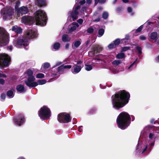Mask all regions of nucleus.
I'll use <instances>...</instances> for the list:
<instances>
[{"mask_svg": "<svg viewBox=\"0 0 159 159\" xmlns=\"http://www.w3.org/2000/svg\"><path fill=\"white\" fill-rule=\"evenodd\" d=\"M130 98L129 93L124 90L116 92L111 96L113 107L118 110L123 108L128 103Z\"/></svg>", "mask_w": 159, "mask_h": 159, "instance_id": "1", "label": "nucleus"}, {"mask_svg": "<svg viewBox=\"0 0 159 159\" xmlns=\"http://www.w3.org/2000/svg\"><path fill=\"white\" fill-rule=\"evenodd\" d=\"M34 16H25L21 18L22 22L26 25H31L36 23L37 25L41 26L46 25L48 20L45 12L41 10L37 11L34 13Z\"/></svg>", "mask_w": 159, "mask_h": 159, "instance_id": "2", "label": "nucleus"}, {"mask_svg": "<svg viewBox=\"0 0 159 159\" xmlns=\"http://www.w3.org/2000/svg\"><path fill=\"white\" fill-rule=\"evenodd\" d=\"M131 122V118L127 112H122L117 116L116 123L118 127L121 129L124 130L129 125Z\"/></svg>", "mask_w": 159, "mask_h": 159, "instance_id": "3", "label": "nucleus"}, {"mask_svg": "<svg viewBox=\"0 0 159 159\" xmlns=\"http://www.w3.org/2000/svg\"><path fill=\"white\" fill-rule=\"evenodd\" d=\"M36 32L33 30L29 29L24 35L23 39H19L17 40V44L18 45L23 46L24 48L26 50L28 49L26 47L29 45L28 39L34 38L37 37Z\"/></svg>", "mask_w": 159, "mask_h": 159, "instance_id": "4", "label": "nucleus"}, {"mask_svg": "<svg viewBox=\"0 0 159 159\" xmlns=\"http://www.w3.org/2000/svg\"><path fill=\"white\" fill-rule=\"evenodd\" d=\"M33 72L30 69L27 70L25 73V76H28L27 80H25V84L30 88L34 87L38 85V83L34 82L35 79L33 75Z\"/></svg>", "mask_w": 159, "mask_h": 159, "instance_id": "5", "label": "nucleus"}, {"mask_svg": "<svg viewBox=\"0 0 159 159\" xmlns=\"http://www.w3.org/2000/svg\"><path fill=\"white\" fill-rule=\"evenodd\" d=\"M38 114L41 118L43 119H49L51 116L50 109L46 106L41 107L38 112Z\"/></svg>", "mask_w": 159, "mask_h": 159, "instance_id": "6", "label": "nucleus"}, {"mask_svg": "<svg viewBox=\"0 0 159 159\" xmlns=\"http://www.w3.org/2000/svg\"><path fill=\"white\" fill-rule=\"evenodd\" d=\"M85 3V0H82L79 2L80 5H77L75 9H73V11H70L68 12L69 16L71 17L72 18L73 21H75L78 18V15L79 14L78 10L80 8V6L83 5Z\"/></svg>", "mask_w": 159, "mask_h": 159, "instance_id": "7", "label": "nucleus"}, {"mask_svg": "<svg viewBox=\"0 0 159 159\" xmlns=\"http://www.w3.org/2000/svg\"><path fill=\"white\" fill-rule=\"evenodd\" d=\"M11 61V58L8 55L0 54V68L2 69L8 66Z\"/></svg>", "mask_w": 159, "mask_h": 159, "instance_id": "8", "label": "nucleus"}, {"mask_svg": "<svg viewBox=\"0 0 159 159\" xmlns=\"http://www.w3.org/2000/svg\"><path fill=\"white\" fill-rule=\"evenodd\" d=\"M57 120L60 123H65L70 122L71 118L70 114L66 112H62L57 116Z\"/></svg>", "mask_w": 159, "mask_h": 159, "instance_id": "9", "label": "nucleus"}, {"mask_svg": "<svg viewBox=\"0 0 159 159\" xmlns=\"http://www.w3.org/2000/svg\"><path fill=\"white\" fill-rule=\"evenodd\" d=\"M13 13V10L9 8H3L1 11V14L3 16V19L5 20L11 16Z\"/></svg>", "mask_w": 159, "mask_h": 159, "instance_id": "10", "label": "nucleus"}, {"mask_svg": "<svg viewBox=\"0 0 159 159\" xmlns=\"http://www.w3.org/2000/svg\"><path fill=\"white\" fill-rule=\"evenodd\" d=\"M102 50V47L98 45H93L91 51H89V57H92L95 56V53H98L100 52Z\"/></svg>", "mask_w": 159, "mask_h": 159, "instance_id": "11", "label": "nucleus"}, {"mask_svg": "<svg viewBox=\"0 0 159 159\" xmlns=\"http://www.w3.org/2000/svg\"><path fill=\"white\" fill-rule=\"evenodd\" d=\"M25 120L24 117L21 115H19L13 119L15 124L18 126L22 125L24 122Z\"/></svg>", "mask_w": 159, "mask_h": 159, "instance_id": "12", "label": "nucleus"}, {"mask_svg": "<svg viewBox=\"0 0 159 159\" xmlns=\"http://www.w3.org/2000/svg\"><path fill=\"white\" fill-rule=\"evenodd\" d=\"M17 15H22L26 14L28 11V9L27 7L23 6L18 9L16 10Z\"/></svg>", "mask_w": 159, "mask_h": 159, "instance_id": "13", "label": "nucleus"}, {"mask_svg": "<svg viewBox=\"0 0 159 159\" xmlns=\"http://www.w3.org/2000/svg\"><path fill=\"white\" fill-rule=\"evenodd\" d=\"M0 42L1 45L4 46L8 43L9 40L7 37L3 36L0 39Z\"/></svg>", "mask_w": 159, "mask_h": 159, "instance_id": "14", "label": "nucleus"}, {"mask_svg": "<svg viewBox=\"0 0 159 159\" xmlns=\"http://www.w3.org/2000/svg\"><path fill=\"white\" fill-rule=\"evenodd\" d=\"M35 3L38 6L42 7L46 6V2L45 0H36Z\"/></svg>", "mask_w": 159, "mask_h": 159, "instance_id": "15", "label": "nucleus"}, {"mask_svg": "<svg viewBox=\"0 0 159 159\" xmlns=\"http://www.w3.org/2000/svg\"><path fill=\"white\" fill-rule=\"evenodd\" d=\"M16 90L20 93H24L26 91L23 85L22 84L17 85L16 86Z\"/></svg>", "mask_w": 159, "mask_h": 159, "instance_id": "16", "label": "nucleus"}, {"mask_svg": "<svg viewBox=\"0 0 159 159\" xmlns=\"http://www.w3.org/2000/svg\"><path fill=\"white\" fill-rule=\"evenodd\" d=\"M12 30L13 31L15 32L18 34H20L22 33V29L20 27L17 26H13L12 27Z\"/></svg>", "mask_w": 159, "mask_h": 159, "instance_id": "17", "label": "nucleus"}, {"mask_svg": "<svg viewBox=\"0 0 159 159\" xmlns=\"http://www.w3.org/2000/svg\"><path fill=\"white\" fill-rule=\"evenodd\" d=\"M75 67L74 68V70H73L72 69H71V71L72 73H79L81 70L82 68L80 66L75 65Z\"/></svg>", "mask_w": 159, "mask_h": 159, "instance_id": "18", "label": "nucleus"}, {"mask_svg": "<svg viewBox=\"0 0 159 159\" xmlns=\"http://www.w3.org/2000/svg\"><path fill=\"white\" fill-rule=\"evenodd\" d=\"M64 64H63L57 68V72L59 74H62L64 73Z\"/></svg>", "mask_w": 159, "mask_h": 159, "instance_id": "19", "label": "nucleus"}, {"mask_svg": "<svg viewBox=\"0 0 159 159\" xmlns=\"http://www.w3.org/2000/svg\"><path fill=\"white\" fill-rule=\"evenodd\" d=\"M62 40L63 42H69L70 40V38L69 37L68 35L64 34L62 35Z\"/></svg>", "mask_w": 159, "mask_h": 159, "instance_id": "20", "label": "nucleus"}, {"mask_svg": "<svg viewBox=\"0 0 159 159\" xmlns=\"http://www.w3.org/2000/svg\"><path fill=\"white\" fill-rule=\"evenodd\" d=\"M81 42L79 40H77L74 43V45H72V48L74 49H76L81 44Z\"/></svg>", "mask_w": 159, "mask_h": 159, "instance_id": "21", "label": "nucleus"}, {"mask_svg": "<svg viewBox=\"0 0 159 159\" xmlns=\"http://www.w3.org/2000/svg\"><path fill=\"white\" fill-rule=\"evenodd\" d=\"M157 33L156 32H152L150 35V38L152 40H156L157 39Z\"/></svg>", "mask_w": 159, "mask_h": 159, "instance_id": "22", "label": "nucleus"}, {"mask_svg": "<svg viewBox=\"0 0 159 159\" xmlns=\"http://www.w3.org/2000/svg\"><path fill=\"white\" fill-rule=\"evenodd\" d=\"M125 54L124 53L121 52L118 53L116 56V58L117 59L125 58Z\"/></svg>", "mask_w": 159, "mask_h": 159, "instance_id": "23", "label": "nucleus"}, {"mask_svg": "<svg viewBox=\"0 0 159 159\" xmlns=\"http://www.w3.org/2000/svg\"><path fill=\"white\" fill-rule=\"evenodd\" d=\"M7 96L10 98H13L14 96V93L12 91L10 90L7 92Z\"/></svg>", "mask_w": 159, "mask_h": 159, "instance_id": "24", "label": "nucleus"}, {"mask_svg": "<svg viewBox=\"0 0 159 159\" xmlns=\"http://www.w3.org/2000/svg\"><path fill=\"white\" fill-rule=\"evenodd\" d=\"M61 44L59 42H57L55 43L53 45V48L56 49H58L60 47Z\"/></svg>", "mask_w": 159, "mask_h": 159, "instance_id": "25", "label": "nucleus"}, {"mask_svg": "<svg viewBox=\"0 0 159 159\" xmlns=\"http://www.w3.org/2000/svg\"><path fill=\"white\" fill-rule=\"evenodd\" d=\"M109 14L107 11H104L102 14V18L104 19H107L108 18Z\"/></svg>", "mask_w": 159, "mask_h": 159, "instance_id": "26", "label": "nucleus"}, {"mask_svg": "<svg viewBox=\"0 0 159 159\" xmlns=\"http://www.w3.org/2000/svg\"><path fill=\"white\" fill-rule=\"evenodd\" d=\"M46 81L45 80H38L37 82L38 85H43L46 83Z\"/></svg>", "mask_w": 159, "mask_h": 159, "instance_id": "27", "label": "nucleus"}, {"mask_svg": "<svg viewBox=\"0 0 159 159\" xmlns=\"http://www.w3.org/2000/svg\"><path fill=\"white\" fill-rule=\"evenodd\" d=\"M131 48L130 47H124L121 48V52H122L128 51Z\"/></svg>", "mask_w": 159, "mask_h": 159, "instance_id": "28", "label": "nucleus"}, {"mask_svg": "<svg viewBox=\"0 0 159 159\" xmlns=\"http://www.w3.org/2000/svg\"><path fill=\"white\" fill-rule=\"evenodd\" d=\"M106 0H94V4L96 5L98 2L101 3H104L106 2Z\"/></svg>", "mask_w": 159, "mask_h": 159, "instance_id": "29", "label": "nucleus"}, {"mask_svg": "<svg viewBox=\"0 0 159 159\" xmlns=\"http://www.w3.org/2000/svg\"><path fill=\"white\" fill-rule=\"evenodd\" d=\"M121 63V60H115L112 62V64L113 65H118Z\"/></svg>", "mask_w": 159, "mask_h": 159, "instance_id": "30", "label": "nucleus"}, {"mask_svg": "<svg viewBox=\"0 0 159 159\" xmlns=\"http://www.w3.org/2000/svg\"><path fill=\"white\" fill-rule=\"evenodd\" d=\"M113 42L116 46L119 45L120 43H121V41L120 39H117L113 41Z\"/></svg>", "mask_w": 159, "mask_h": 159, "instance_id": "31", "label": "nucleus"}, {"mask_svg": "<svg viewBox=\"0 0 159 159\" xmlns=\"http://www.w3.org/2000/svg\"><path fill=\"white\" fill-rule=\"evenodd\" d=\"M104 30L103 29H100L98 31V34L100 36H102L104 34Z\"/></svg>", "mask_w": 159, "mask_h": 159, "instance_id": "32", "label": "nucleus"}, {"mask_svg": "<svg viewBox=\"0 0 159 159\" xmlns=\"http://www.w3.org/2000/svg\"><path fill=\"white\" fill-rule=\"evenodd\" d=\"M135 48L138 51V54L139 55L141 54L142 53V49L141 47L139 46H137L135 47Z\"/></svg>", "mask_w": 159, "mask_h": 159, "instance_id": "33", "label": "nucleus"}, {"mask_svg": "<svg viewBox=\"0 0 159 159\" xmlns=\"http://www.w3.org/2000/svg\"><path fill=\"white\" fill-rule=\"evenodd\" d=\"M143 26V25H141L140 27H139L136 30L135 33L137 34L139 32H141Z\"/></svg>", "mask_w": 159, "mask_h": 159, "instance_id": "34", "label": "nucleus"}, {"mask_svg": "<svg viewBox=\"0 0 159 159\" xmlns=\"http://www.w3.org/2000/svg\"><path fill=\"white\" fill-rule=\"evenodd\" d=\"M93 68V67L90 65H85V70L87 71H90Z\"/></svg>", "mask_w": 159, "mask_h": 159, "instance_id": "35", "label": "nucleus"}, {"mask_svg": "<svg viewBox=\"0 0 159 159\" xmlns=\"http://www.w3.org/2000/svg\"><path fill=\"white\" fill-rule=\"evenodd\" d=\"M15 9L16 10H17L18 9H19L18 7L20 4V1L19 0L16 1L15 2Z\"/></svg>", "mask_w": 159, "mask_h": 159, "instance_id": "36", "label": "nucleus"}, {"mask_svg": "<svg viewBox=\"0 0 159 159\" xmlns=\"http://www.w3.org/2000/svg\"><path fill=\"white\" fill-rule=\"evenodd\" d=\"M36 77L37 78H42L44 77V75L43 73H38L36 75Z\"/></svg>", "mask_w": 159, "mask_h": 159, "instance_id": "37", "label": "nucleus"}, {"mask_svg": "<svg viewBox=\"0 0 159 159\" xmlns=\"http://www.w3.org/2000/svg\"><path fill=\"white\" fill-rule=\"evenodd\" d=\"M87 31L88 33L91 34L93 32L94 29L92 27H90L87 29Z\"/></svg>", "mask_w": 159, "mask_h": 159, "instance_id": "38", "label": "nucleus"}, {"mask_svg": "<svg viewBox=\"0 0 159 159\" xmlns=\"http://www.w3.org/2000/svg\"><path fill=\"white\" fill-rule=\"evenodd\" d=\"M50 66V64L48 62L45 63L43 64V68L44 69H48Z\"/></svg>", "mask_w": 159, "mask_h": 159, "instance_id": "39", "label": "nucleus"}, {"mask_svg": "<svg viewBox=\"0 0 159 159\" xmlns=\"http://www.w3.org/2000/svg\"><path fill=\"white\" fill-rule=\"evenodd\" d=\"M0 98H1L2 101H4L6 98V94L5 93H3L1 94Z\"/></svg>", "mask_w": 159, "mask_h": 159, "instance_id": "40", "label": "nucleus"}, {"mask_svg": "<svg viewBox=\"0 0 159 159\" xmlns=\"http://www.w3.org/2000/svg\"><path fill=\"white\" fill-rule=\"evenodd\" d=\"M108 48L110 49L114 48H116V46L113 43H111L109 44L108 46Z\"/></svg>", "mask_w": 159, "mask_h": 159, "instance_id": "41", "label": "nucleus"}, {"mask_svg": "<svg viewBox=\"0 0 159 159\" xmlns=\"http://www.w3.org/2000/svg\"><path fill=\"white\" fill-rule=\"evenodd\" d=\"M96 108L93 107L90 109L89 111V114H93L96 111Z\"/></svg>", "mask_w": 159, "mask_h": 159, "instance_id": "42", "label": "nucleus"}, {"mask_svg": "<svg viewBox=\"0 0 159 159\" xmlns=\"http://www.w3.org/2000/svg\"><path fill=\"white\" fill-rule=\"evenodd\" d=\"M120 41L121 43H123L124 45H125L128 43V42L126 41V40L124 39H122Z\"/></svg>", "mask_w": 159, "mask_h": 159, "instance_id": "43", "label": "nucleus"}, {"mask_svg": "<svg viewBox=\"0 0 159 159\" xmlns=\"http://www.w3.org/2000/svg\"><path fill=\"white\" fill-rule=\"evenodd\" d=\"M139 39L141 40H145L146 39V38L144 36L142 35L140 36Z\"/></svg>", "mask_w": 159, "mask_h": 159, "instance_id": "44", "label": "nucleus"}, {"mask_svg": "<svg viewBox=\"0 0 159 159\" xmlns=\"http://www.w3.org/2000/svg\"><path fill=\"white\" fill-rule=\"evenodd\" d=\"M76 29V26H72L70 30V32H72L74 30H75Z\"/></svg>", "mask_w": 159, "mask_h": 159, "instance_id": "45", "label": "nucleus"}, {"mask_svg": "<svg viewBox=\"0 0 159 159\" xmlns=\"http://www.w3.org/2000/svg\"><path fill=\"white\" fill-rule=\"evenodd\" d=\"M87 7H83L81 10V12L84 13V11H85L87 9Z\"/></svg>", "mask_w": 159, "mask_h": 159, "instance_id": "46", "label": "nucleus"}, {"mask_svg": "<svg viewBox=\"0 0 159 159\" xmlns=\"http://www.w3.org/2000/svg\"><path fill=\"white\" fill-rule=\"evenodd\" d=\"M64 69H70L71 68L72 66L71 65H64Z\"/></svg>", "mask_w": 159, "mask_h": 159, "instance_id": "47", "label": "nucleus"}, {"mask_svg": "<svg viewBox=\"0 0 159 159\" xmlns=\"http://www.w3.org/2000/svg\"><path fill=\"white\" fill-rule=\"evenodd\" d=\"M77 22L80 24H82L83 22V20L82 19H79L77 20Z\"/></svg>", "mask_w": 159, "mask_h": 159, "instance_id": "48", "label": "nucleus"}, {"mask_svg": "<svg viewBox=\"0 0 159 159\" xmlns=\"http://www.w3.org/2000/svg\"><path fill=\"white\" fill-rule=\"evenodd\" d=\"M16 1V0H8L9 2V4L11 5H12L13 4H14V2Z\"/></svg>", "mask_w": 159, "mask_h": 159, "instance_id": "49", "label": "nucleus"}, {"mask_svg": "<svg viewBox=\"0 0 159 159\" xmlns=\"http://www.w3.org/2000/svg\"><path fill=\"white\" fill-rule=\"evenodd\" d=\"M130 36L129 34H126L125 36V37L124 39H125L126 41L128 40L129 39Z\"/></svg>", "mask_w": 159, "mask_h": 159, "instance_id": "50", "label": "nucleus"}, {"mask_svg": "<svg viewBox=\"0 0 159 159\" xmlns=\"http://www.w3.org/2000/svg\"><path fill=\"white\" fill-rule=\"evenodd\" d=\"M5 83V80L1 78H0V84H3Z\"/></svg>", "mask_w": 159, "mask_h": 159, "instance_id": "51", "label": "nucleus"}, {"mask_svg": "<svg viewBox=\"0 0 159 159\" xmlns=\"http://www.w3.org/2000/svg\"><path fill=\"white\" fill-rule=\"evenodd\" d=\"M127 11L128 12L131 13L132 11V9L131 7H128L127 8Z\"/></svg>", "mask_w": 159, "mask_h": 159, "instance_id": "52", "label": "nucleus"}, {"mask_svg": "<svg viewBox=\"0 0 159 159\" xmlns=\"http://www.w3.org/2000/svg\"><path fill=\"white\" fill-rule=\"evenodd\" d=\"M150 122L151 123H152V124L153 123L154 124H155L156 123H157V121H155V120L154 119H152L150 120Z\"/></svg>", "mask_w": 159, "mask_h": 159, "instance_id": "53", "label": "nucleus"}, {"mask_svg": "<svg viewBox=\"0 0 159 159\" xmlns=\"http://www.w3.org/2000/svg\"><path fill=\"white\" fill-rule=\"evenodd\" d=\"M70 46V44L69 43H66L65 46V48L66 50L68 49L69 48Z\"/></svg>", "mask_w": 159, "mask_h": 159, "instance_id": "54", "label": "nucleus"}, {"mask_svg": "<svg viewBox=\"0 0 159 159\" xmlns=\"http://www.w3.org/2000/svg\"><path fill=\"white\" fill-rule=\"evenodd\" d=\"M72 24L73 25H74V26H76V28L78 27L79 26L78 23L76 22H73Z\"/></svg>", "mask_w": 159, "mask_h": 159, "instance_id": "55", "label": "nucleus"}, {"mask_svg": "<svg viewBox=\"0 0 159 159\" xmlns=\"http://www.w3.org/2000/svg\"><path fill=\"white\" fill-rule=\"evenodd\" d=\"M154 136V134L152 133H150L149 135V138L150 139H152L153 138V137Z\"/></svg>", "mask_w": 159, "mask_h": 159, "instance_id": "56", "label": "nucleus"}, {"mask_svg": "<svg viewBox=\"0 0 159 159\" xmlns=\"http://www.w3.org/2000/svg\"><path fill=\"white\" fill-rule=\"evenodd\" d=\"M100 20V19L99 17H98L96 19H94L93 20L94 22H99Z\"/></svg>", "mask_w": 159, "mask_h": 159, "instance_id": "57", "label": "nucleus"}, {"mask_svg": "<svg viewBox=\"0 0 159 159\" xmlns=\"http://www.w3.org/2000/svg\"><path fill=\"white\" fill-rule=\"evenodd\" d=\"M90 40L89 39L85 42V44L86 46H87L89 45V42H90Z\"/></svg>", "mask_w": 159, "mask_h": 159, "instance_id": "58", "label": "nucleus"}, {"mask_svg": "<svg viewBox=\"0 0 159 159\" xmlns=\"http://www.w3.org/2000/svg\"><path fill=\"white\" fill-rule=\"evenodd\" d=\"M83 126H80L78 127V131L80 132H81L82 131V127Z\"/></svg>", "mask_w": 159, "mask_h": 159, "instance_id": "59", "label": "nucleus"}, {"mask_svg": "<svg viewBox=\"0 0 159 159\" xmlns=\"http://www.w3.org/2000/svg\"><path fill=\"white\" fill-rule=\"evenodd\" d=\"M62 63V62H58L56 63V64L55 66H58L61 65Z\"/></svg>", "mask_w": 159, "mask_h": 159, "instance_id": "60", "label": "nucleus"}, {"mask_svg": "<svg viewBox=\"0 0 159 159\" xmlns=\"http://www.w3.org/2000/svg\"><path fill=\"white\" fill-rule=\"evenodd\" d=\"M7 48L11 51L12 49V46L11 45L9 46Z\"/></svg>", "mask_w": 159, "mask_h": 159, "instance_id": "61", "label": "nucleus"}, {"mask_svg": "<svg viewBox=\"0 0 159 159\" xmlns=\"http://www.w3.org/2000/svg\"><path fill=\"white\" fill-rule=\"evenodd\" d=\"M147 148H148L147 145H146L145 148H144V149H143L142 153H143L144 152H145L147 149Z\"/></svg>", "mask_w": 159, "mask_h": 159, "instance_id": "62", "label": "nucleus"}, {"mask_svg": "<svg viewBox=\"0 0 159 159\" xmlns=\"http://www.w3.org/2000/svg\"><path fill=\"white\" fill-rule=\"evenodd\" d=\"M86 2L87 3L90 4L92 2V0H86Z\"/></svg>", "mask_w": 159, "mask_h": 159, "instance_id": "63", "label": "nucleus"}, {"mask_svg": "<svg viewBox=\"0 0 159 159\" xmlns=\"http://www.w3.org/2000/svg\"><path fill=\"white\" fill-rule=\"evenodd\" d=\"M156 60L157 61L159 62V55L157 56L156 59Z\"/></svg>", "mask_w": 159, "mask_h": 159, "instance_id": "64", "label": "nucleus"}]
</instances>
